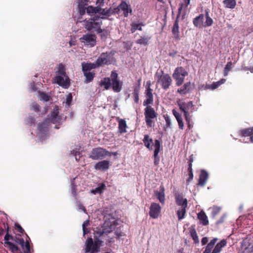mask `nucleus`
I'll return each mask as SVG.
<instances>
[{
	"label": "nucleus",
	"mask_w": 253,
	"mask_h": 253,
	"mask_svg": "<svg viewBox=\"0 0 253 253\" xmlns=\"http://www.w3.org/2000/svg\"><path fill=\"white\" fill-rule=\"evenodd\" d=\"M111 86L113 90L116 92L121 91L122 89V84L118 80V75L115 71H113L111 74Z\"/></svg>",
	"instance_id": "9"
},
{
	"label": "nucleus",
	"mask_w": 253,
	"mask_h": 253,
	"mask_svg": "<svg viewBox=\"0 0 253 253\" xmlns=\"http://www.w3.org/2000/svg\"><path fill=\"white\" fill-rule=\"evenodd\" d=\"M158 78L157 83L161 84L163 89L167 90L169 88L172 83V79L169 74H163V75H159Z\"/></svg>",
	"instance_id": "8"
},
{
	"label": "nucleus",
	"mask_w": 253,
	"mask_h": 253,
	"mask_svg": "<svg viewBox=\"0 0 253 253\" xmlns=\"http://www.w3.org/2000/svg\"><path fill=\"white\" fill-rule=\"evenodd\" d=\"M139 86H134L133 87V92L132 93L134 101L135 103L138 104L139 102Z\"/></svg>",
	"instance_id": "36"
},
{
	"label": "nucleus",
	"mask_w": 253,
	"mask_h": 253,
	"mask_svg": "<svg viewBox=\"0 0 253 253\" xmlns=\"http://www.w3.org/2000/svg\"><path fill=\"white\" fill-rule=\"evenodd\" d=\"M175 202L177 205L181 207L177 211L178 220H181L184 218L186 213L185 209L187 207V200L182 194L176 193Z\"/></svg>",
	"instance_id": "2"
},
{
	"label": "nucleus",
	"mask_w": 253,
	"mask_h": 253,
	"mask_svg": "<svg viewBox=\"0 0 253 253\" xmlns=\"http://www.w3.org/2000/svg\"><path fill=\"white\" fill-rule=\"evenodd\" d=\"M208 177L209 174L208 172L204 169L201 170L199 176L198 184L202 186H204L208 179Z\"/></svg>",
	"instance_id": "19"
},
{
	"label": "nucleus",
	"mask_w": 253,
	"mask_h": 253,
	"mask_svg": "<svg viewBox=\"0 0 253 253\" xmlns=\"http://www.w3.org/2000/svg\"><path fill=\"white\" fill-rule=\"evenodd\" d=\"M190 3V0H185L184 3H180L179 7L178 8V13L177 16V18L180 16V14H182L183 16L185 15L186 8L188 5Z\"/></svg>",
	"instance_id": "25"
},
{
	"label": "nucleus",
	"mask_w": 253,
	"mask_h": 253,
	"mask_svg": "<svg viewBox=\"0 0 253 253\" xmlns=\"http://www.w3.org/2000/svg\"><path fill=\"white\" fill-rule=\"evenodd\" d=\"M155 149L154 151V164L155 166H158L160 162V157L158 155L160 151L161 142L158 140L156 139L154 143Z\"/></svg>",
	"instance_id": "13"
},
{
	"label": "nucleus",
	"mask_w": 253,
	"mask_h": 253,
	"mask_svg": "<svg viewBox=\"0 0 253 253\" xmlns=\"http://www.w3.org/2000/svg\"><path fill=\"white\" fill-rule=\"evenodd\" d=\"M225 81V79H222L218 82H213L212 84L208 85L207 88L212 90L215 89L219 86L221 84L224 83Z\"/></svg>",
	"instance_id": "31"
},
{
	"label": "nucleus",
	"mask_w": 253,
	"mask_h": 253,
	"mask_svg": "<svg viewBox=\"0 0 253 253\" xmlns=\"http://www.w3.org/2000/svg\"><path fill=\"white\" fill-rule=\"evenodd\" d=\"M152 91L153 89L151 88L145 89V94L147 98L143 102L144 106L152 104L153 103L154 99Z\"/></svg>",
	"instance_id": "14"
},
{
	"label": "nucleus",
	"mask_w": 253,
	"mask_h": 253,
	"mask_svg": "<svg viewBox=\"0 0 253 253\" xmlns=\"http://www.w3.org/2000/svg\"><path fill=\"white\" fill-rule=\"evenodd\" d=\"M15 228L17 230V231L19 232L20 233L23 234L25 232L24 230L18 223H15Z\"/></svg>",
	"instance_id": "54"
},
{
	"label": "nucleus",
	"mask_w": 253,
	"mask_h": 253,
	"mask_svg": "<svg viewBox=\"0 0 253 253\" xmlns=\"http://www.w3.org/2000/svg\"><path fill=\"white\" fill-rule=\"evenodd\" d=\"M88 225H89V220H86L83 222V225H82V227H83V228H85L86 227L88 226Z\"/></svg>",
	"instance_id": "64"
},
{
	"label": "nucleus",
	"mask_w": 253,
	"mask_h": 253,
	"mask_svg": "<svg viewBox=\"0 0 253 253\" xmlns=\"http://www.w3.org/2000/svg\"><path fill=\"white\" fill-rule=\"evenodd\" d=\"M211 216L215 217L220 212L221 209L219 207L214 206L212 208Z\"/></svg>",
	"instance_id": "45"
},
{
	"label": "nucleus",
	"mask_w": 253,
	"mask_h": 253,
	"mask_svg": "<svg viewBox=\"0 0 253 253\" xmlns=\"http://www.w3.org/2000/svg\"><path fill=\"white\" fill-rule=\"evenodd\" d=\"M120 10H121V8H120V5H119L117 7L112 9V10L111 11V14L118 13Z\"/></svg>",
	"instance_id": "59"
},
{
	"label": "nucleus",
	"mask_w": 253,
	"mask_h": 253,
	"mask_svg": "<svg viewBox=\"0 0 253 253\" xmlns=\"http://www.w3.org/2000/svg\"><path fill=\"white\" fill-rule=\"evenodd\" d=\"M49 123L47 122V120H45L42 123L38 124V130L41 132H44L47 130V126Z\"/></svg>",
	"instance_id": "35"
},
{
	"label": "nucleus",
	"mask_w": 253,
	"mask_h": 253,
	"mask_svg": "<svg viewBox=\"0 0 253 253\" xmlns=\"http://www.w3.org/2000/svg\"><path fill=\"white\" fill-rule=\"evenodd\" d=\"M2 224L6 231V234L4 238V240L5 241V242H9V240H14V237L9 234V227L8 224L4 222H3Z\"/></svg>",
	"instance_id": "29"
},
{
	"label": "nucleus",
	"mask_w": 253,
	"mask_h": 253,
	"mask_svg": "<svg viewBox=\"0 0 253 253\" xmlns=\"http://www.w3.org/2000/svg\"><path fill=\"white\" fill-rule=\"evenodd\" d=\"M13 241L20 245L22 248H24L25 241L23 238L16 237L15 238L14 237Z\"/></svg>",
	"instance_id": "48"
},
{
	"label": "nucleus",
	"mask_w": 253,
	"mask_h": 253,
	"mask_svg": "<svg viewBox=\"0 0 253 253\" xmlns=\"http://www.w3.org/2000/svg\"><path fill=\"white\" fill-rule=\"evenodd\" d=\"M223 3L226 8L233 9L236 5V0H224Z\"/></svg>",
	"instance_id": "32"
},
{
	"label": "nucleus",
	"mask_w": 253,
	"mask_h": 253,
	"mask_svg": "<svg viewBox=\"0 0 253 253\" xmlns=\"http://www.w3.org/2000/svg\"><path fill=\"white\" fill-rule=\"evenodd\" d=\"M190 85V82H188L186 84H184L181 88L178 89L177 92L181 94H185L186 93L188 90L189 88L188 86Z\"/></svg>",
	"instance_id": "41"
},
{
	"label": "nucleus",
	"mask_w": 253,
	"mask_h": 253,
	"mask_svg": "<svg viewBox=\"0 0 253 253\" xmlns=\"http://www.w3.org/2000/svg\"><path fill=\"white\" fill-rule=\"evenodd\" d=\"M157 198L159 199V201L161 203H164L165 202V194L164 192H157L156 193Z\"/></svg>",
	"instance_id": "46"
},
{
	"label": "nucleus",
	"mask_w": 253,
	"mask_h": 253,
	"mask_svg": "<svg viewBox=\"0 0 253 253\" xmlns=\"http://www.w3.org/2000/svg\"><path fill=\"white\" fill-rule=\"evenodd\" d=\"M226 245V241L225 240H221L215 245L211 253H219L221 251L222 248L225 247Z\"/></svg>",
	"instance_id": "27"
},
{
	"label": "nucleus",
	"mask_w": 253,
	"mask_h": 253,
	"mask_svg": "<svg viewBox=\"0 0 253 253\" xmlns=\"http://www.w3.org/2000/svg\"><path fill=\"white\" fill-rule=\"evenodd\" d=\"M24 247H25V251L24 253H29L30 252V246L28 241L25 242Z\"/></svg>",
	"instance_id": "53"
},
{
	"label": "nucleus",
	"mask_w": 253,
	"mask_h": 253,
	"mask_svg": "<svg viewBox=\"0 0 253 253\" xmlns=\"http://www.w3.org/2000/svg\"><path fill=\"white\" fill-rule=\"evenodd\" d=\"M206 21L204 22V27H209L213 24V20L209 16V11L206 10Z\"/></svg>",
	"instance_id": "37"
},
{
	"label": "nucleus",
	"mask_w": 253,
	"mask_h": 253,
	"mask_svg": "<svg viewBox=\"0 0 253 253\" xmlns=\"http://www.w3.org/2000/svg\"><path fill=\"white\" fill-rule=\"evenodd\" d=\"M105 185L104 184H102L100 186L96 188L94 190H93V192L94 193H101L102 191V190L105 188Z\"/></svg>",
	"instance_id": "52"
},
{
	"label": "nucleus",
	"mask_w": 253,
	"mask_h": 253,
	"mask_svg": "<svg viewBox=\"0 0 253 253\" xmlns=\"http://www.w3.org/2000/svg\"><path fill=\"white\" fill-rule=\"evenodd\" d=\"M177 121L178 122L179 128H180L181 129H183L184 124L183 123V119H182V117L180 118V119L177 120Z\"/></svg>",
	"instance_id": "58"
},
{
	"label": "nucleus",
	"mask_w": 253,
	"mask_h": 253,
	"mask_svg": "<svg viewBox=\"0 0 253 253\" xmlns=\"http://www.w3.org/2000/svg\"><path fill=\"white\" fill-rule=\"evenodd\" d=\"M102 17L97 15L91 16L88 20L84 21V28L89 31L96 32L97 34L102 33L103 30L101 28L102 25Z\"/></svg>",
	"instance_id": "1"
},
{
	"label": "nucleus",
	"mask_w": 253,
	"mask_h": 253,
	"mask_svg": "<svg viewBox=\"0 0 253 253\" xmlns=\"http://www.w3.org/2000/svg\"><path fill=\"white\" fill-rule=\"evenodd\" d=\"M191 237L192 238L195 244L199 243V238L195 230L191 229Z\"/></svg>",
	"instance_id": "44"
},
{
	"label": "nucleus",
	"mask_w": 253,
	"mask_h": 253,
	"mask_svg": "<svg viewBox=\"0 0 253 253\" xmlns=\"http://www.w3.org/2000/svg\"><path fill=\"white\" fill-rule=\"evenodd\" d=\"M144 26V25L142 23H139L136 24L134 23H132L131 24V29L130 31L132 33H134L137 30H138L139 31H142V28L141 26Z\"/></svg>",
	"instance_id": "39"
},
{
	"label": "nucleus",
	"mask_w": 253,
	"mask_h": 253,
	"mask_svg": "<svg viewBox=\"0 0 253 253\" xmlns=\"http://www.w3.org/2000/svg\"><path fill=\"white\" fill-rule=\"evenodd\" d=\"M172 33L175 38H177L178 37L179 26L177 18H176L173 24V27L172 28Z\"/></svg>",
	"instance_id": "34"
},
{
	"label": "nucleus",
	"mask_w": 253,
	"mask_h": 253,
	"mask_svg": "<svg viewBox=\"0 0 253 253\" xmlns=\"http://www.w3.org/2000/svg\"><path fill=\"white\" fill-rule=\"evenodd\" d=\"M204 15L203 14L199 15L198 16L196 17L193 20V24L194 25L198 28H202L204 27Z\"/></svg>",
	"instance_id": "22"
},
{
	"label": "nucleus",
	"mask_w": 253,
	"mask_h": 253,
	"mask_svg": "<svg viewBox=\"0 0 253 253\" xmlns=\"http://www.w3.org/2000/svg\"><path fill=\"white\" fill-rule=\"evenodd\" d=\"M232 63L231 61L228 62L224 69V76L228 75L229 71L232 69Z\"/></svg>",
	"instance_id": "43"
},
{
	"label": "nucleus",
	"mask_w": 253,
	"mask_h": 253,
	"mask_svg": "<svg viewBox=\"0 0 253 253\" xmlns=\"http://www.w3.org/2000/svg\"><path fill=\"white\" fill-rule=\"evenodd\" d=\"M99 85L103 87L104 89L108 90L111 86V78H104L100 81Z\"/></svg>",
	"instance_id": "24"
},
{
	"label": "nucleus",
	"mask_w": 253,
	"mask_h": 253,
	"mask_svg": "<svg viewBox=\"0 0 253 253\" xmlns=\"http://www.w3.org/2000/svg\"><path fill=\"white\" fill-rule=\"evenodd\" d=\"M197 218L199 220L200 223L203 225L206 226L209 224L208 216L203 210L201 211L197 214Z\"/></svg>",
	"instance_id": "20"
},
{
	"label": "nucleus",
	"mask_w": 253,
	"mask_h": 253,
	"mask_svg": "<svg viewBox=\"0 0 253 253\" xmlns=\"http://www.w3.org/2000/svg\"><path fill=\"white\" fill-rule=\"evenodd\" d=\"M120 8L121 10L123 11L124 17H127L128 16V13H132V9L130 5L127 4L126 1H123L120 4Z\"/></svg>",
	"instance_id": "18"
},
{
	"label": "nucleus",
	"mask_w": 253,
	"mask_h": 253,
	"mask_svg": "<svg viewBox=\"0 0 253 253\" xmlns=\"http://www.w3.org/2000/svg\"><path fill=\"white\" fill-rule=\"evenodd\" d=\"M114 55L113 51L102 53L95 61L98 67L112 64L115 61Z\"/></svg>",
	"instance_id": "3"
},
{
	"label": "nucleus",
	"mask_w": 253,
	"mask_h": 253,
	"mask_svg": "<svg viewBox=\"0 0 253 253\" xmlns=\"http://www.w3.org/2000/svg\"><path fill=\"white\" fill-rule=\"evenodd\" d=\"M144 109L145 120L147 126L151 127L153 126V119L156 118L158 114L155 112L154 109L149 105H146Z\"/></svg>",
	"instance_id": "5"
},
{
	"label": "nucleus",
	"mask_w": 253,
	"mask_h": 253,
	"mask_svg": "<svg viewBox=\"0 0 253 253\" xmlns=\"http://www.w3.org/2000/svg\"><path fill=\"white\" fill-rule=\"evenodd\" d=\"M144 146L149 150H153V139L148 135L145 134L143 139Z\"/></svg>",
	"instance_id": "23"
},
{
	"label": "nucleus",
	"mask_w": 253,
	"mask_h": 253,
	"mask_svg": "<svg viewBox=\"0 0 253 253\" xmlns=\"http://www.w3.org/2000/svg\"><path fill=\"white\" fill-rule=\"evenodd\" d=\"M188 75V73L182 67H178L175 70L172 75L173 79L176 81L177 86L181 85L185 76Z\"/></svg>",
	"instance_id": "7"
},
{
	"label": "nucleus",
	"mask_w": 253,
	"mask_h": 253,
	"mask_svg": "<svg viewBox=\"0 0 253 253\" xmlns=\"http://www.w3.org/2000/svg\"><path fill=\"white\" fill-rule=\"evenodd\" d=\"M118 123H119V132L120 133H124L126 132V128L127 127V125L126 123V121L122 119L118 118Z\"/></svg>",
	"instance_id": "26"
},
{
	"label": "nucleus",
	"mask_w": 253,
	"mask_h": 253,
	"mask_svg": "<svg viewBox=\"0 0 253 253\" xmlns=\"http://www.w3.org/2000/svg\"><path fill=\"white\" fill-rule=\"evenodd\" d=\"M55 83L65 88L70 85L69 79L68 76H57L54 77Z\"/></svg>",
	"instance_id": "12"
},
{
	"label": "nucleus",
	"mask_w": 253,
	"mask_h": 253,
	"mask_svg": "<svg viewBox=\"0 0 253 253\" xmlns=\"http://www.w3.org/2000/svg\"><path fill=\"white\" fill-rule=\"evenodd\" d=\"M112 153L100 147L92 149L88 157L93 160H101L106 156H111Z\"/></svg>",
	"instance_id": "4"
},
{
	"label": "nucleus",
	"mask_w": 253,
	"mask_h": 253,
	"mask_svg": "<svg viewBox=\"0 0 253 253\" xmlns=\"http://www.w3.org/2000/svg\"><path fill=\"white\" fill-rule=\"evenodd\" d=\"M32 109L35 112L38 113L40 111V106L36 102H34L32 104Z\"/></svg>",
	"instance_id": "50"
},
{
	"label": "nucleus",
	"mask_w": 253,
	"mask_h": 253,
	"mask_svg": "<svg viewBox=\"0 0 253 253\" xmlns=\"http://www.w3.org/2000/svg\"><path fill=\"white\" fill-rule=\"evenodd\" d=\"M84 75L85 77L84 82L88 83L91 82L95 77V73L94 72H84Z\"/></svg>",
	"instance_id": "33"
},
{
	"label": "nucleus",
	"mask_w": 253,
	"mask_h": 253,
	"mask_svg": "<svg viewBox=\"0 0 253 253\" xmlns=\"http://www.w3.org/2000/svg\"><path fill=\"white\" fill-rule=\"evenodd\" d=\"M86 12L89 14L95 13V11H94V7L92 6H89L86 8Z\"/></svg>",
	"instance_id": "55"
},
{
	"label": "nucleus",
	"mask_w": 253,
	"mask_h": 253,
	"mask_svg": "<svg viewBox=\"0 0 253 253\" xmlns=\"http://www.w3.org/2000/svg\"><path fill=\"white\" fill-rule=\"evenodd\" d=\"M217 240V238H213L208 244L209 245H211V246L214 247V246L215 244L216 243Z\"/></svg>",
	"instance_id": "63"
},
{
	"label": "nucleus",
	"mask_w": 253,
	"mask_h": 253,
	"mask_svg": "<svg viewBox=\"0 0 253 253\" xmlns=\"http://www.w3.org/2000/svg\"><path fill=\"white\" fill-rule=\"evenodd\" d=\"M161 210V207L159 204L153 203L150 207L149 215L153 218L158 217Z\"/></svg>",
	"instance_id": "11"
},
{
	"label": "nucleus",
	"mask_w": 253,
	"mask_h": 253,
	"mask_svg": "<svg viewBox=\"0 0 253 253\" xmlns=\"http://www.w3.org/2000/svg\"><path fill=\"white\" fill-rule=\"evenodd\" d=\"M239 135L242 137H249L250 141L253 142V127L240 130Z\"/></svg>",
	"instance_id": "16"
},
{
	"label": "nucleus",
	"mask_w": 253,
	"mask_h": 253,
	"mask_svg": "<svg viewBox=\"0 0 253 253\" xmlns=\"http://www.w3.org/2000/svg\"><path fill=\"white\" fill-rule=\"evenodd\" d=\"M164 118L166 123L165 126L166 127H171V123L169 117L166 115V116H164Z\"/></svg>",
	"instance_id": "51"
},
{
	"label": "nucleus",
	"mask_w": 253,
	"mask_h": 253,
	"mask_svg": "<svg viewBox=\"0 0 253 253\" xmlns=\"http://www.w3.org/2000/svg\"><path fill=\"white\" fill-rule=\"evenodd\" d=\"M94 167L96 170L104 171L109 168L110 163L108 161L103 160L97 163Z\"/></svg>",
	"instance_id": "15"
},
{
	"label": "nucleus",
	"mask_w": 253,
	"mask_h": 253,
	"mask_svg": "<svg viewBox=\"0 0 253 253\" xmlns=\"http://www.w3.org/2000/svg\"><path fill=\"white\" fill-rule=\"evenodd\" d=\"M41 100H43L44 101H48L49 100V96L46 93L43 92H40L39 93Z\"/></svg>",
	"instance_id": "47"
},
{
	"label": "nucleus",
	"mask_w": 253,
	"mask_h": 253,
	"mask_svg": "<svg viewBox=\"0 0 253 253\" xmlns=\"http://www.w3.org/2000/svg\"><path fill=\"white\" fill-rule=\"evenodd\" d=\"M180 109L184 112L186 120H187V115L188 113V105L185 102H180L178 103Z\"/></svg>",
	"instance_id": "38"
},
{
	"label": "nucleus",
	"mask_w": 253,
	"mask_h": 253,
	"mask_svg": "<svg viewBox=\"0 0 253 253\" xmlns=\"http://www.w3.org/2000/svg\"><path fill=\"white\" fill-rule=\"evenodd\" d=\"M240 253H253V236L248 237L242 241Z\"/></svg>",
	"instance_id": "6"
},
{
	"label": "nucleus",
	"mask_w": 253,
	"mask_h": 253,
	"mask_svg": "<svg viewBox=\"0 0 253 253\" xmlns=\"http://www.w3.org/2000/svg\"><path fill=\"white\" fill-rule=\"evenodd\" d=\"M213 246L208 244V245L206 248L205 251H207L208 252H209L210 253H211V250L213 249Z\"/></svg>",
	"instance_id": "60"
},
{
	"label": "nucleus",
	"mask_w": 253,
	"mask_h": 253,
	"mask_svg": "<svg viewBox=\"0 0 253 253\" xmlns=\"http://www.w3.org/2000/svg\"><path fill=\"white\" fill-rule=\"evenodd\" d=\"M58 116V113L56 111L52 112L50 117L49 118L46 119L45 120H47V122L49 124L52 123L55 124L58 122L57 117Z\"/></svg>",
	"instance_id": "30"
},
{
	"label": "nucleus",
	"mask_w": 253,
	"mask_h": 253,
	"mask_svg": "<svg viewBox=\"0 0 253 253\" xmlns=\"http://www.w3.org/2000/svg\"><path fill=\"white\" fill-rule=\"evenodd\" d=\"M96 37L94 34H87L84 35L80 39L81 41L84 44L89 45L91 47L94 46L96 42Z\"/></svg>",
	"instance_id": "10"
},
{
	"label": "nucleus",
	"mask_w": 253,
	"mask_h": 253,
	"mask_svg": "<svg viewBox=\"0 0 253 253\" xmlns=\"http://www.w3.org/2000/svg\"><path fill=\"white\" fill-rule=\"evenodd\" d=\"M208 238L207 237H203L201 241V243L202 245H206L208 242Z\"/></svg>",
	"instance_id": "62"
},
{
	"label": "nucleus",
	"mask_w": 253,
	"mask_h": 253,
	"mask_svg": "<svg viewBox=\"0 0 253 253\" xmlns=\"http://www.w3.org/2000/svg\"><path fill=\"white\" fill-rule=\"evenodd\" d=\"M72 100V95L71 93L69 94L67 97L66 100V103L68 105H70Z\"/></svg>",
	"instance_id": "56"
},
{
	"label": "nucleus",
	"mask_w": 253,
	"mask_h": 253,
	"mask_svg": "<svg viewBox=\"0 0 253 253\" xmlns=\"http://www.w3.org/2000/svg\"><path fill=\"white\" fill-rule=\"evenodd\" d=\"M78 206L79 210H81L84 211V212H86V210L85 208L82 204L79 203Z\"/></svg>",
	"instance_id": "61"
},
{
	"label": "nucleus",
	"mask_w": 253,
	"mask_h": 253,
	"mask_svg": "<svg viewBox=\"0 0 253 253\" xmlns=\"http://www.w3.org/2000/svg\"><path fill=\"white\" fill-rule=\"evenodd\" d=\"M56 73L59 75L58 76H63L64 77L66 76L65 66L63 64L60 63L58 65V71L56 72Z\"/></svg>",
	"instance_id": "40"
},
{
	"label": "nucleus",
	"mask_w": 253,
	"mask_h": 253,
	"mask_svg": "<svg viewBox=\"0 0 253 253\" xmlns=\"http://www.w3.org/2000/svg\"><path fill=\"white\" fill-rule=\"evenodd\" d=\"M111 10L112 9L111 8L109 9H102L100 14L103 15L110 16L111 15Z\"/></svg>",
	"instance_id": "49"
},
{
	"label": "nucleus",
	"mask_w": 253,
	"mask_h": 253,
	"mask_svg": "<svg viewBox=\"0 0 253 253\" xmlns=\"http://www.w3.org/2000/svg\"><path fill=\"white\" fill-rule=\"evenodd\" d=\"M172 114L176 118V120L181 118V115L177 112L175 109L172 110Z\"/></svg>",
	"instance_id": "57"
},
{
	"label": "nucleus",
	"mask_w": 253,
	"mask_h": 253,
	"mask_svg": "<svg viewBox=\"0 0 253 253\" xmlns=\"http://www.w3.org/2000/svg\"><path fill=\"white\" fill-rule=\"evenodd\" d=\"M151 39L148 36H140V38L136 41V43L143 45H147Z\"/></svg>",
	"instance_id": "28"
},
{
	"label": "nucleus",
	"mask_w": 253,
	"mask_h": 253,
	"mask_svg": "<svg viewBox=\"0 0 253 253\" xmlns=\"http://www.w3.org/2000/svg\"><path fill=\"white\" fill-rule=\"evenodd\" d=\"M5 244L8 246V247L9 248L10 250L12 253H15L19 250V248L17 247V246H16V245H15L14 243H13L12 242H5Z\"/></svg>",
	"instance_id": "42"
},
{
	"label": "nucleus",
	"mask_w": 253,
	"mask_h": 253,
	"mask_svg": "<svg viewBox=\"0 0 253 253\" xmlns=\"http://www.w3.org/2000/svg\"><path fill=\"white\" fill-rule=\"evenodd\" d=\"M85 252L88 253L91 250H92L95 246L96 249L98 248V241L95 240L94 242H93V240L91 238H88L85 243Z\"/></svg>",
	"instance_id": "17"
},
{
	"label": "nucleus",
	"mask_w": 253,
	"mask_h": 253,
	"mask_svg": "<svg viewBox=\"0 0 253 253\" xmlns=\"http://www.w3.org/2000/svg\"><path fill=\"white\" fill-rule=\"evenodd\" d=\"M98 67L96 62L95 63H86L83 62L82 63V68L83 72H88L90 70L95 69Z\"/></svg>",
	"instance_id": "21"
}]
</instances>
